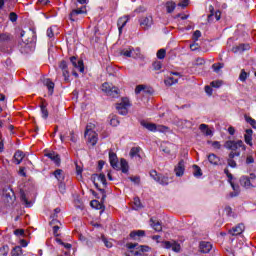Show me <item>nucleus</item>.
<instances>
[{
  "mask_svg": "<svg viewBox=\"0 0 256 256\" xmlns=\"http://www.w3.org/2000/svg\"><path fill=\"white\" fill-rule=\"evenodd\" d=\"M224 147L225 149H228L229 151H231L228 155L227 163L229 167H232L233 169H235V167H237V162L235 161V157H241V150L239 149H242V151H246L247 146H245L242 140H238V141L228 140L224 143Z\"/></svg>",
  "mask_w": 256,
  "mask_h": 256,
  "instance_id": "f257e3e1",
  "label": "nucleus"
},
{
  "mask_svg": "<svg viewBox=\"0 0 256 256\" xmlns=\"http://www.w3.org/2000/svg\"><path fill=\"white\" fill-rule=\"evenodd\" d=\"M13 47H15V37L9 33L0 34L1 53H7L9 55L13 53Z\"/></svg>",
  "mask_w": 256,
  "mask_h": 256,
  "instance_id": "f03ea898",
  "label": "nucleus"
},
{
  "mask_svg": "<svg viewBox=\"0 0 256 256\" xmlns=\"http://www.w3.org/2000/svg\"><path fill=\"white\" fill-rule=\"evenodd\" d=\"M137 243H127L126 247L129 249L125 256H143V253L149 251V246L141 245L138 247Z\"/></svg>",
  "mask_w": 256,
  "mask_h": 256,
  "instance_id": "7ed1b4c3",
  "label": "nucleus"
},
{
  "mask_svg": "<svg viewBox=\"0 0 256 256\" xmlns=\"http://www.w3.org/2000/svg\"><path fill=\"white\" fill-rule=\"evenodd\" d=\"M101 90L112 99H117V97H119V88L113 86V84H109V82L103 83Z\"/></svg>",
  "mask_w": 256,
  "mask_h": 256,
  "instance_id": "20e7f679",
  "label": "nucleus"
},
{
  "mask_svg": "<svg viewBox=\"0 0 256 256\" xmlns=\"http://www.w3.org/2000/svg\"><path fill=\"white\" fill-rule=\"evenodd\" d=\"M240 185L244 189H253L256 187V175L251 173L250 176H242L240 178Z\"/></svg>",
  "mask_w": 256,
  "mask_h": 256,
  "instance_id": "39448f33",
  "label": "nucleus"
},
{
  "mask_svg": "<svg viewBox=\"0 0 256 256\" xmlns=\"http://www.w3.org/2000/svg\"><path fill=\"white\" fill-rule=\"evenodd\" d=\"M84 136L87 137L88 143H90V145H92L93 147L94 145H97V141H99V137L97 135V132L91 129V125L86 126Z\"/></svg>",
  "mask_w": 256,
  "mask_h": 256,
  "instance_id": "423d86ee",
  "label": "nucleus"
},
{
  "mask_svg": "<svg viewBox=\"0 0 256 256\" xmlns=\"http://www.w3.org/2000/svg\"><path fill=\"white\" fill-rule=\"evenodd\" d=\"M129 107H131L129 98H122L121 102L116 104L119 115H127L129 113Z\"/></svg>",
  "mask_w": 256,
  "mask_h": 256,
  "instance_id": "0eeeda50",
  "label": "nucleus"
},
{
  "mask_svg": "<svg viewBox=\"0 0 256 256\" xmlns=\"http://www.w3.org/2000/svg\"><path fill=\"white\" fill-rule=\"evenodd\" d=\"M162 247L164 249H171L174 253H181V244L175 240L163 241Z\"/></svg>",
  "mask_w": 256,
  "mask_h": 256,
  "instance_id": "6e6552de",
  "label": "nucleus"
},
{
  "mask_svg": "<svg viewBox=\"0 0 256 256\" xmlns=\"http://www.w3.org/2000/svg\"><path fill=\"white\" fill-rule=\"evenodd\" d=\"M78 15H87V6H82L81 8L72 10L69 14L70 21H72V23L78 21Z\"/></svg>",
  "mask_w": 256,
  "mask_h": 256,
  "instance_id": "1a4fd4ad",
  "label": "nucleus"
},
{
  "mask_svg": "<svg viewBox=\"0 0 256 256\" xmlns=\"http://www.w3.org/2000/svg\"><path fill=\"white\" fill-rule=\"evenodd\" d=\"M109 161L112 168H114L116 171L121 170V167L119 166V158H117V154L115 152H109Z\"/></svg>",
  "mask_w": 256,
  "mask_h": 256,
  "instance_id": "9d476101",
  "label": "nucleus"
},
{
  "mask_svg": "<svg viewBox=\"0 0 256 256\" xmlns=\"http://www.w3.org/2000/svg\"><path fill=\"white\" fill-rule=\"evenodd\" d=\"M139 23L142 29H145V31H147V29H151L153 25V16L142 17Z\"/></svg>",
  "mask_w": 256,
  "mask_h": 256,
  "instance_id": "9b49d317",
  "label": "nucleus"
},
{
  "mask_svg": "<svg viewBox=\"0 0 256 256\" xmlns=\"http://www.w3.org/2000/svg\"><path fill=\"white\" fill-rule=\"evenodd\" d=\"M3 197L6 198L8 203H13L15 200V192L11 187L3 188Z\"/></svg>",
  "mask_w": 256,
  "mask_h": 256,
  "instance_id": "f8f14e48",
  "label": "nucleus"
},
{
  "mask_svg": "<svg viewBox=\"0 0 256 256\" xmlns=\"http://www.w3.org/2000/svg\"><path fill=\"white\" fill-rule=\"evenodd\" d=\"M141 126L145 127V129H148V131H167L168 129L166 126H159L157 129V125L147 122H141Z\"/></svg>",
  "mask_w": 256,
  "mask_h": 256,
  "instance_id": "ddd939ff",
  "label": "nucleus"
},
{
  "mask_svg": "<svg viewBox=\"0 0 256 256\" xmlns=\"http://www.w3.org/2000/svg\"><path fill=\"white\" fill-rule=\"evenodd\" d=\"M35 35L31 38V40H26V42H23L20 47L21 53H29L31 51V46H29L31 43H35Z\"/></svg>",
  "mask_w": 256,
  "mask_h": 256,
  "instance_id": "4468645a",
  "label": "nucleus"
},
{
  "mask_svg": "<svg viewBox=\"0 0 256 256\" xmlns=\"http://www.w3.org/2000/svg\"><path fill=\"white\" fill-rule=\"evenodd\" d=\"M174 171H175L176 177H183V175L185 173V161L180 160L178 162V164L176 165Z\"/></svg>",
  "mask_w": 256,
  "mask_h": 256,
  "instance_id": "2eb2a0df",
  "label": "nucleus"
},
{
  "mask_svg": "<svg viewBox=\"0 0 256 256\" xmlns=\"http://www.w3.org/2000/svg\"><path fill=\"white\" fill-rule=\"evenodd\" d=\"M251 49V45L249 43L239 44L238 46L232 47V53H245V51H249Z\"/></svg>",
  "mask_w": 256,
  "mask_h": 256,
  "instance_id": "dca6fc26",
  "label": "nucleus"
},
{
  "mask_svg": "<svg viewBox=\"0 0 256 256\" xmlns=\"http://www.w3.org/2000/svg\"><path fill=\"white\" fill-rule=\"evenodd\" d=\"M243 231H245V225L243 223H240L237 226H235L232 229H230L228 231V233L230 235H232L233 237H235L237 235H241V233H243Z\"/></svg>",
  "mask_w": 256,
  "mask_h": 256,
  "instance_id": "f3484780",
  "label": "nucleus"
},
{
  "mask_svg": "<svg viewBox=\"0 0 256 256\" xmlns=\"http://www.w3.org/2000/svg\"><path fill=\"white\" fill-rule=\"evenodd\" d=\"M244 141L246 145L253 147V130L252 129H246L244 134Z\"/></svg>",
  "mask_w": 256,
  "mask_h": 256,
  "instance_id": "a211bd4d",
  "label": "nucleus"
},
{
  "mask_svg": "<svg viewBox=\"0 0 256 256\" xmlns=\"http://www.w3.org/2000/svg\"><path fill=\"white\" fill-rule=\"evenodd\" d=\"M231 187L233 189V192H230L228 194V197H230V199H233V197H239L240 193H241V187L238 184H235L233 182H231Z\"/></svg>",
  "mask_w": 256,
  "mask_h": 256,
  "instance_id": "6ab92c4d",
  "label": "nucleus"
},
{
  "mask_svg": "<svg viewBox=\"0 0 256 256\" xmlns=\"http://www.w3.org/2000/svg\"><path fill=\"white\" fill-rule=\"evenodd\" d=\"M128 21H129L128 16H123L118 19L117 27H118V31L120 34L123 33V27H125V25H127Z\"/></svg>",
  "mask_w": 256,
  "mask_h": 256,
  "instance_id": "aec40b11",
  "label": "nucleus"
},
{
  "mask_svg": "<svg viewBox=\"0 0 256 256\" xmlns=\"http://www.w3.org/2000/svg\"><path fill=\"white\" fill-rule=\"evenodd\" d=\"M23 159H25V153H23L21 150H17L14 153V163H16V165H21Z\"/></svg>",
  "mask_w": 256,
  "mask_h": 256,
  "instance_id": "412c9836",
  "label": "nucleus"
},
{
  "mask_svg": "<svg viewBox=\"0 0 256 256\" xmlns=\"http://www.w3.org/2000/svg\"><path fill=\"white\" fill-rule=\"evenodd\" d=\"M43 84L45 85V87H47L49 94L53 95V91L55 90V83L51 81V79L45 78L43 80Z\"/></svg>",
  "mask_w": 256,
  "mask_h": 256,
  "instance_id": "4be33fe9",
  "label": "nucleus"
},
{
  "mask_svg": "<svg viewBox=\"0 0 256 256\" xmlns=\"http://www.w3.org/2000/svg\"><path fill=\"white\" fill-rule=\"evenodd\" d=\"M150 225H151L152 229H154V231H158V232L163 231V226L161 225V222H159L155 218L150 219Z\"/></svg>",
  "mask_w": 256,
  "mask_h": 256,
  "instance_id": "5701e85b",
  "label": "nucleus"
},
{
  "mask_svg": "<svg viewBox=\"0 0 256 256\" xmlns=\"http://www.w3.org/2000/svg\"><path fill=\"white\" fill-rule=\"evenodd\" d=\"M46 157H48V159H51V161H53L55 163V165L61 164V158L59 157V154H57L55 152L47 153Z\"/></svg>",
  "mask_w": 256,
  "mask_h": 256,
  "instance_id": "b1692460",
  "label": "nucleus"
},
{
  "mask_svg": "<svg viewBox=\"0 0 256 256\" xmlns=\"http://www.w3.org/2000/svg\"><path fill=\"white\" fill-rule=\"evenodd\" d=\"M213 249V244L211 242H201L200 243V251L201 253H209Z\"/></svg>",
  "mask_w": 256,
  "mask_h": 256,
  "instance_id": "393cba45",
  "label": "nucleus"
},
{
  "mask_svg": "<svg viewBox=\"0 0 256 256\" xmlns=\"http://www.w3.org/2000/svg\"><path fill=\"white\" fill-rule=\"evenodd\" d=\"M130 239H134V241H137L139 237H145V231L143 230H134L129 235Z\"/></svg>",
  "mask_w": 256,
  "mask_h": 256,
  "instance_id": "a878e982",
  "label": "nucleus"
},
{
  "mask_svg": "<svg viewBox=\"0 0 256 256\" xmlns=\"http://www.w3.org/2000/svg\"><path fill=\"white\" fill-rule=\"evenodd\" d=\"M208 161L210 165H219L221 158H219L217 155L211 153L208 155Z\"/></svg>",
  "mask_w": 256,
  "mask_h": 256,
  "instance_id": "bb28decb",
  "label": "nucleus"
},
{
  "mask_svg": "<svg viewBox=\"0 0 256 256\" xmlns=\"http://www.w3.org/2000/svg\"><path fill=\"white\" fill-rule=\"evenodd\" d=\"M199 129L206 137L213 136V131L209 129L207 124H200Z\"/></svg>",
  "mask_w": 256,
  "mask_h": 256,
  "instance_id": "cd10ccee",
  "label": "nucleus"
},
{
  "mask_svg": "<svg viewBox=\"0 0 256 256\" xmlns=\"http://www.w3.org/2000/svg\"><path fill=\"white\" fill-rule=\"evenodd\" d=\"M119 167L122 173H129V163L127 160H125V158H121Z\"/></svg>",
  "mask_w": 256,
  "mask_h": 256,
  "instance_id": "c85d7f7f",
  "label": "nucleus"
},
{
  "mask_svg": "<svg viewBox=\"0 0 256 256\" xmlns=\"http://www.w3.org/2000/svg\"><path fill=\"white\" fill-rule=\"evenodd\" d=\"M134 49L133 48H124L120 51V55H122L123 57H135V55H133L134 53Z\"/></svg>",
  "mask_w": 256,
  "mask_h": 256,
  "instance_id": "c756f323",
  "label": "nucleus"
},
{
  "mask_svg": "<svg viewBox=\"0 0 256 256\" xmlns=\"http://www.w3.org/2000/svg\"><path fill=\"white\" fill-rule=\"evenodd\" d=\"M40 109L43 119H47V117H49V110H47V104H45V102H42L40 105Z\"/></svg>",
  "mask_w": 256,
  "mask_h": 256,
  "instance_id": "7c9ffc66",
  "label": "nucleus"
},
{
  "mask_svg": "<svg viewBox=\"0 0 256 256\" xmlns=\"http://www.w3.org/2000/svg\"><path fill=\"white\" fill-rule=\"evenodd\" d=\"M54 177H56L57 181H63L65 176L63 175V170L57 169L53 172Z\"/></svg>",
  "mask_w": 256,
  "mask_h": 256,
  "instance_id": "2f4dec72",
  "label": "nucleus"
},
{
  "mask_svg": "<svg viewBox=\"0 0 256 256\" xmlns=\"http://www.w3.org/2000/svg\"><path fill=\"white\" fill-rule=\"evenodd\" d=\"M175 7H177L175 2H166L167 13H173L175 11Z\"/></svg>",
  "mask_w": 256,
  "mask_h": 256,
  "instance_id": "473e14b6",
  "label": "nucleus"
},
{
  "mask_svg": "<svg viewBox=\"0 0 256 256\" xmlns=\"http://www.w3.org/2000/svg\"><path fill=\"white\" fill-rule=\"evenodd\" d=\"M23 254L21 246H15L11 251V256H20Z\"/></svg>",
  "mask_w": 256,
  "mask_h": 256,
  "instance_id": "72a5a7b5",
  "label": "nucleus"
},
{
  "mask_svg": "<svg viewBox=\"0 0 256 256\" xmlns=\"http://www.w3.org/2000/svg\"><path fill=\"white\" fill-rule=\"evenodd\" d=\"M20 199L24 203V205H26V207H31V202L27 200V195L25 194V192H20Z\"/></svg>",
  "mask_w": 256,
  "mask_h": 256,
  "instance_id": "f704fd0d",
  "label": "nucleus"
},
{
  "mask_svg": "<svg viewBox=\"0 0 256 256\" xmlns=\"http://www.w3.org/2000/svg\"><path fill=\"white\" fill-rule=\"evenodd\" d=\"M157 183H159L160 185H169V177L160 175Z\"/></svg>",
  "mask_w": 256,
  "mask_h": 256,
  "instance_id": "c9c22d12",
  "label": "nucleus"
},
{
  "mask_svg": "<svg viewBox=\"0 0 256 256\" xmlns=\"http://www.w3.org/2000/svg\"><path fill=\"white\" fill-rule=\"evenodd\" d=\"M147 86L145 85H138L135 88V94L139 95L140 93H147Z\"/></svg>",
  "mask_w": 256,
  "mask_h": 256,
  "instance_id": "e433bc0d",
  "label": "nucleus"
},
{
  "mask_svg": "<svg viewBox=\"0 0 256 256\" xmlns=\"http://www.w3.org/2000/svg\"><path fill=\"white\" fill-rule=\"evenodd\" d=\"M139 151H141L140 147H133L130 150V157H140Z\"/></svg>",
  "mask_w": 256,
  "mask_h": 256,
  "instance_id": "4c0bfd02",
  "label": "nucleus"
},
{
  "mask_svg": "<svg viewBox=\"0 0 256 256\" xmlns=\"http://www.w3.org/2000/svg\"><path fill=\"white\" fill-rule=\"evenodd\" d=\"M167 55V50L165 48H161L157 51L156 57L157 59H163Z\"/></svg>",
  "mask_w": 256,
  "mask_h": 256,
  "instance_id": "58836bf2",
  "label": "nucleus"
},
{
  "mask_svg": "<svg viewBox=\"0 0 256 256\" xmlns=\"http://www.w3.org/2000/svg\"><path fill=\"white\" fill-rule=\"evenodd\" d=\"M91 207H93L94 209H102L104 206L103 204H101V202H99V200H92L90 202Z\"/></svg>",
  "mask_w": 256,
  "mask_h": 256,
  "instance_id": "ea45409f",
  "label": "nucleus"
},
{
  "mask_svg": "<svg viewBox=\"0 0 256 256\" xmlns=\"http://www.w3.org/2000/svg\"><path fill=\"white\" fill-rule=\"evenodd\" d=\"M247 77H249V73H247L245 69H242L239 75V80L242 81V83H245V81H247Z\"/></svg>",
  "mask_w": 256,
  "mask_h": 256,
  "instance_id": "a19ab883",
  "label": "nucleus"
},
{
  "mask_svg": "<svg viewBox=\"0 0 256 256\" xmlns=\"http://www.w3.org/2000/svg\"><path fill=\"white\" fill-rule=\"evenodd\" d=\"M177 82H178V79L173 77H169L164 81L165 85H167L168 87H171V85H175V83Z\"/></svg>",
  "mask_w": 256,
  "mask_h": 256,
  "instance_id": "79ce46f5",
  "label": "nucleus"
},
{
  "mask_svg": "<svg viewBox=\"0 0 256 256\" xmlns=\"http://www.w3.org/2000/svg\"><path fill=\"white\" fill-rule=\"evenodd\" d=\"M95 177H97L98 181H100L104 187H107V178H105V174L95 175Z\"/></svg>",
  "mask_w": 256,
  "mask_h": 256,
  "instance_id": "37998d69",
  "label": "nucleus"
},
{
  "mask_svg": "<svg viewBox=\"0 0 256 256\" xmlns=\"http://www.w3.org/2000/svg\"><path fill=\"white\" fill-rule=\"evenodd\" d=\"M245 121L248 122L249 125L253 127V129H256V120L253 119L251 116H245Z\"/></svg>",
  "mask_w": 256,
  "mask_h": 256,
  "instance_id": "c03bdc74",
  "label": "nucleus"
},
{
  "mask_svg": "<svg viewBox=\"0 0 256 256\" xmlns=\"http://www.w3.org/2000/svg\"><path fill=\"white\" fill-rule=\"evenodd\" d=\"M62 73L65 81H69V70L67 68V65L62 66Z\"/></svg>",
  "mask_w": 256,
  "mask_h": 256,
  "instance_id": "a18cd8bd",
  "label": "nucleus"
},
{
  "mask_svg": "<svg viewBox=\"0 0 256 256\" xmlns=\"http://www.w3.org/2000/svg\"><path fill=\"white\" fill-rule=\"evenodd\" d=\"M106 71L109 75H115L116 71H117V67L113 66V65H108L106 67Z\"/></svg>",
  "mask_w": 256,
  "mask_h": 256,
  "instance_id": "49530a36",
  "label": "nucleus"
},
{
  "mask_svg": "<svg viewBox=\"0 0 256 256\" xmlns=\"http://www.w3.org/2000/svg\"><path fill=\"white\" fill-rule=\"evenodd\" d=\"M194 172L193 175L194 177H201V175H203V172H201V168L197 165L193 166Z\"/></svg>",
  "mask_w": 256,
  "mask_h": 256,
  "instance_id": "de8ad7c7",
  "label": "nucleus"
},
{
  "mask_svg": "<svg viewBox=\"0 0 256 256\" xmlns=\"http://www.w3.org/2000/svg\"><path fill=\"white\" fill-rule=\"evenodd\" d=\"M221 85H223L222 80H214L210 83V87H214L215 89H219V87H221Z\"/></svg>",
  "mask_w": 256,
  "mask_h": 256,
  "instance_id": "09e8293b",
  "label": "nucleus"
},
{
  "mask_svg": "<svg viewBox=\"0 0 256 256\" xmlns=\"http://www.w3.org/2000/svg\"><path fill=\"white\" fill-rule=\"evenodd\" d=\"M207 143L208 145H212L214 149H221V142L219 141L212 142L211 140H208Z\"/></svg>",
  "mask_w": 256,
  "mask_h": 256,
  "instance_id": "8fccbe9b",
  "label": "nucleus"
},
{
  "mask_svg": "<svg viewBox=\"0 0 256 256\" xmlns=\"http://www.w3.org/2000/svg\"><path fill=\"white\" fill-rule=\"evenodd\" d=\"M159 176L160 175L157 173V171H155V170L150 171V177L152 179H154V181L158 182L159 181Z\"/></svg>",
  "mask_w": 256,
  "mask_h": 256,
  "instance_id": "3c124183",
  "label": "nucleus"
},
{
  "mask_svg": "<svg viewBox=\"0 0 256 256\" xmlns=\"http://www.w3.org/2000/svg\"><path fill=\"white\" fill-rule=\"evenodd\" d=\"M94 185L96 189H99V191L102 193V201H105V198L107 197V195L105 194V189L99 188V184L96 183L95 181H94Z\"/></svg>",
  "mask_w": 256,
  "mask_h": 256,
  "instance_id": "603ef678",
  "label": "nucleus"
},
{
  "mask_svg": "<svg viewBox=\"0 0 256 256\" xmlns=\"http://www.w3.org/2000/svg\"><path fill=\"white\" fill-rule=\"evenodd\" d=\"M19 16H17V13L15 12H11L9 14V20L12 22V23H15L17 21Z\"/></svg>",
  "mask_w": 256,
  "mask_h": 256,
  "instance_id": "864d4df0",
  "label": "nucleus"
},
{
  "mask_svg": "<svg viewBox=\"0 0 256 256\" xmlns=\"http://www.w3.org/2000/svg\"><path fill=\"white\" fill-rule=\"evenodd\" d=\"M102 241L105 247H107L108 249H111L113 247V243L109 242V240H107V238H105L104 236H102Z\"/></svg>",
  "mask_w": 256,
  "mask_h": 256,
  "instance_id": "5fc2aeb1",
  "label": "nucleus"
},
{
  "mask_svg": "<svg viewBox=\"0 0 256 256\" xmlns=\"http://www.w3.org/2000/svg\"><path fill=\"white\" fill-rule=\"evenodd\" d=\"M110 125H112V127H117V125H119V119H117V116L111 118Z\"/></svg>",
  "mask_w": 256,
  "mask_h": 256,
  "instance_id": "6e6d98bb",
  "label": "nucleus"
},
{
  "mask_svg": "<svg viewBox=\"0 0 256 256\" xmlns=\"http://www.w3.org/2000/svg\"><path fill=\"white\" fill-rule=\"evenodd\" d=\"M200 37H201V32L199 30L194 31L192 36L193 41H199Z\"/></svg>",
  "mask_w": 256,
  "mask_h": 256,
  "instance_id": "4d7b16f0",
  "label": "nucleus"
},
{
  "mask_svg": "<svg viewBox=\"0 0 256 256\" xmlns=\"http://www.w3.org/2000/svg\"><path fill=\"white\" fill-rule=\"evenodd\" d=\"M46 35H47V37H49V39H53V37H55V33L53 32L52 27L47 29Z\"/></svg>",
  "mask_w": 256,
  "mask_h": 256,
  "instance_id": "13d9d810",
  "label": "nucleus"
},
{
  "mask_svg": "<svg viewBox=\"0 0 256 256\" xmlns=\"http://www.w3.org/2000/svg\"><path fill=\"white\" fill-rule=\"evenodd\" d=\"M161 149H162L163 153H166V155L171 154V148L169 146L162 145Z\"/></svg>",
  "mask_w": 256,
  "mask_h": 256,
  "instance_id": "bf43d9fd",
  "label": "nucleus"
},
{
  "mask_svg": "<svg viewBox=\"0 0 256 256\" xmlns=\"http://www.w3.org/2000/svg\"><path fill=\"white\" fill-rule=\"evenodd\" d=\"M14 235H16L17 237H21V236L25 235V230H23V229H16L14 231Z\"/></svg>",
  "mask_w": 256,
  "mask_h": 256,
  "instance_id": "052dcab7",
  "label": "nucleus"
},
{
  "mask_svg": "<svg viewBox=\"0 0 256 256\" xmlns=\"http://www.w3.org/2000/svg\"><path fill=\"white\" fill-rule=\"evenodd\" d=\"M255 163V158H253L251 155H248L246 158V165H251Z\"/></svg>",
  "mask_w": 256,
  "mask_h": 256,
  "instance_id": "680f3d73",
  "label": "nucleus"
},
{
  "mask_svg": "<svg viewBox=\"0 0 256 256\" xmlns=\"http://www.w3.org/2000/svg\"><path fill=\"white\" fill-rule=\"evenodd\" d=\"M74 68L79 71V73H85V66L84 65H74Z\"/></svg>",
  "mask_w": 256,
  "mask_h": 256,
  "instance_id": "e2e57ef3",
  "label": "nucleus"
},
{
  "mask_svg": "<svg viewBox=\"0 0 256 256\" xmlns=\"http://www.w3.org/2000/svg\"><path fill=\"white\" fill-rule=\"evenodd\" d=\"M204 91L207 93V95H213V88H211V86H205Z\"/></svg>",
  "mask_w": 256,
  "mask_h": 256,
  "instance_id": "0e129e2a",
  "label": "nucleus"
},
{
  "mask_svg": "<svg viewBox=\"0 0 256 256\" xmlns=\"http://www.w3.org/2000/svg\"><path fill=\"white\" fill-rule=\"evenodd\" d=\"M212 69H213L214 73H219V71H221V69H223V65H218V66L212 65Z\"/></svg>",
  "mask_w": 256,
  "mask_h": 256,
  "instance_id": "69168bd1",
  "label": "nucleus"
},
{
  "mask_svg": "<svg viewBox=\"0 0 256 256\" xmlns=\"http://www.w3.org/2000/svg\"><path fill=\"white\" fill-rule=\"evenodd\" d=\"M70 141H72V143H77V135L73 132H70Z\"/></svg>",
  "mask_w": 256,
  "mask_h": 256,
  "instance_id": "338daca9",
  "label": "nucleus"
},
{
  "mask_svg": "<svg viewBox=\"0 0 256 256\" xmlns=\"http://www.w3.org/2000/svg\"><path fill=\"white\" fill-rule=\"evenodd\" d=\"M68 61H70L72 65H77V56H72L68 58Z\"/></svg>",
  "mask_w": 256,
  "mask_h": 256,
  "instance_id": "774afa93",
  "label": "nucleus"
}]
</instances>
